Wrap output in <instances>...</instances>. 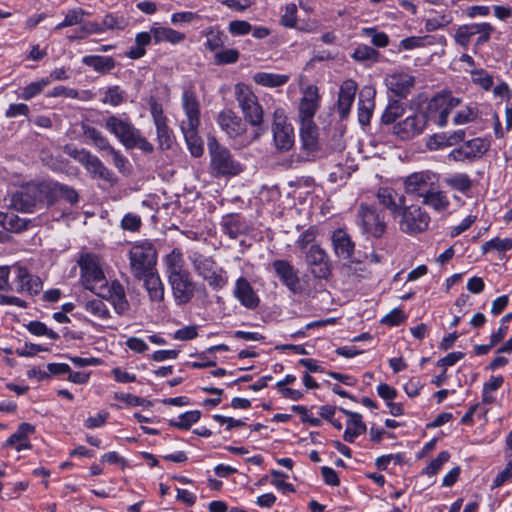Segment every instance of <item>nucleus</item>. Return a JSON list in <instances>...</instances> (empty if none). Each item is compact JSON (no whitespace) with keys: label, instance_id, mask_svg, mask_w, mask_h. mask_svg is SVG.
Returning <instances> with one entry per match:
<instances>
[{"label":"nucleus","instance_id":"obj_17","mask_svg":"<svg viewBox=\"0 0 512 512\" xmlns=\"http://www.w3.org/2000/svg\"><path fill=\"white\" fill-rule=\"evenodd\" d=\"M426 124V116L417 113L395 124L393 133L402 140L412 139L423 133Z\"/></svg>","mask_w":512,"mask_h":512},{"label":"nucleus","instance_id":"obj_59","mask_svg":"<svg viewBox=\"0 0 512 512\" xmlns=\"http://www.w3.org/2000/svg\"><path fill=\"white\" fill-rule=\"evenodd\" d=\"M512 248V239L511 238H494L482 245V250L484 253L490 251H508Z\"/></svg>","mask_w":512,"mask_h":512},{"label":"nucleus","instance_id":"obj_14","mask_svg":"<svg viewBox=\"0 0 512 512\" xmlns=\"http://www.w3.org/2000/svg\"><path fill=\"white\" fill-rule=\"evenodd\" d=\"M182 107L187 119L182 122L181 129L183 134L192 137L194 130H197L200 124V107L196 94L190 89H186L182 93Z\"/></svg>","mask_w":512,"mask_h":512},{"label":"nucleus","instance_id":"obj_36","mask_svg":"<svg viewBox=\"0 0 512 512\" xmlns=\"http://www.w3.org/2000/svg\"><path fill=\"white\" fill-rule=\"evenodd\" d=\"M453 22V13L451 10L443 9L441 11H433L425 20V30L433 32L447 27Z\"/></svg>","mask_w":512,"mask_h":512},{"label":"nucleus","instance_id":"obj_55","mask_svg":"<svg viewBox=\"0 0 512 512\" xmlns=\"http://www.w3.org/2000/svg\"><path fill=\"white\" fill-rule=\"evenodd\" d=\"M379 53L372 47L368 45H359L354 49L352 53V58L356 61H373L376 62L378 59Z\"/></svg>","mask_w":512,"mask_h":512},{"label":"nucleus","instance_id":"obj_44","mask_svg":"<svg viewBox=\"0 0 512 512\" xmlns=\"http://www.w3.org/2000/svg\"><path fill=\"white\" fill-rule=\"evenodd\" d=\"M503 376H492L483 384L482 402L484 404H493L496 401V392L503 385Z\"/></svg>","mask_w":512,"mask_h":512},{"label":"nucleus","instance_id":"obj_52","mask_svg":"<svg viewBox=\"0 0 512 512\" xmlns=\"http://www.w3.org/2000/svg\"><path fill=\"white\" fill-rule=\"evenodd\" d=\"M27 330L35 336H46L51 340L59 339V334L48 328L47 325L40 321H30L26 325Z\"/></svg>","mask_w":512,"mask_h":512},{"label":"nucleus","instance_id":"obj_39","mask_svg":"<svg viewBox=\"0 0 512 512\" xmlns=\"http://www.w3.org/2000/svg\"><path fill=\"white\" fill-rule=\"evenodd\" d=\"M444 183L450 189L466 195L473 186V180L466 173H453L444 179Z\"/></svg>","mask_w":512,"mask_h":512},{"label":"nucleus","instance_id":"obj_13","mask_svg":"<svg viewBox=\"0 0 512 512\" xmlns=\"http://www.w3.org/2000/svg\"><path fill=\"white\" fill-rule=\"evenodd\" d=\"M438 175L432 171L425 170L414 172L403 181L404 190L407 194L423 198L430 190L436 187Z\"/></svg>","mask_w":512,"mask_h":512},{"label":"nucleus","instance_id":"obj_4","mask_svg":"<svg viewBox=\"0 0 512 512\" xmlns=\"http://www.w3.org/2000/svg\"><path fill=\"white\" fill-rule=\"evenodd\" d=\"M211 173L216 176H235L242 172V165L233 158L230 151L215 139L208 142Z\"/></svg>","mask_w":512,"mask_h":512},{"label":"nucleus","instance_id":"obj_37","mask_svg":"<svg viewBox=\"0 0 512 512\" xmlns=\"http://www.w3.org/2000/svg\"><path fill=\"white\" fill-rule=\"evenodd\" d=\"M82 63L100 74H107L116 66L115 60L112 57L100 55L84 56Z\"/></svg>","mask_w":512,"mask_h":512},{"label":"nucleus","instance_id":"obj_51","mask_svg":"<svg viewBox=\"0 0 512 512\" xmlns=\"http://www.w3.org/2000/svg\"><path fill=\"white\" fill-rule=\"evenodd\" d=\"M404 111L403 103L397 100L391 101L383 112L381 120L384 124H391L400 118Z\"/></svg>","mask_w":512,"mask_h":512},{"label":"nucleus","instance_id":"obj_8","mask_svg":"<svg viewBox=\"0 0 512 512\" xmlns=\"http://www.w3.org/2000/svg\"><path fill=\"white\" fill-rule=\"evenodd\" d=\"M80 280L83 286L96 293L106 286V278L102 270L100 258L94 254H84L80 257Z\"/></svg>","mask_w":512,"mask_h":512},{"label":"nucleus","instance_id":"obj_62","mask_svg":"<svg viewBox=\"0 0 512 512\" xmlns=\"http://www.w3.org/2000/svg\"><path fill=\"white\" fill-rule=\"evenodd\" d=\"M281 24L287 28L297 27V6L294 3L287 4L281 16Z\"/></svg>","mask_w":512,"mask_h":512},{"label":"nucleus","instance_id":"obj_43","mask_svg":"<svg viewBox=\"0 0 512 512\" xmlns=\"http://www.w3.org/2000/svg\"><path fill=\"white\" fill-rule=\"evenodd\" d=\"M3 227L11 232L20 233L29 228L32 221L27 218H21L15 214H0Z\"/></svg>","mask_w":512,"mask_h":512},{"label":"nucleus","instance_id":"obj_23","mask_svg":"<svg viewBox=\"0 0 512 512\" xmlns=\"http://www.w3.org/2000/svg\"><path fill=\"white\" fill-rule=\"evenodd\" d=\"M96 294L108 299L118 314H123L129 309L124 287L117 281H113L110 285L99 289Z\"/></svg>","mask_w":512,"mask_h":512},{"label":"nucleus","instance_id":"obj_41","mask_svg":"<svg viewBox=\"0 0 512 512\" xmlns=\"http://www.w3.org/2000/svg\"><path fill=\"white\" fill-rule=\"evenodd\" d=\"M49 186L51 188V204L55 202L58 196H62L71 204L78 202L79 196L74 188L54 181H49Z\"/></svg>","mask_w":512,"mask_h":512},{"label":"nucleus","instance_id":"obj_50","mask_svg":"<svg viewBox=\"0 0 512 512\" xmlns=\"http://www.w3.org/2000/svg\"><path fill=\"white\" fill-rule=\"evenodd\" d=\"M50 84L51 80L49 78L31 82L23 88L20 97L24 100H30L39 95Z\"/></svg>","mask_w":512,"mask_h":512},{"label":"nucleus","instance_id":"obj_60","mask_svg":"<svg viewBox=\"0 0 512 512\" xmlns=\"http://www.w3.org/2000/svg\"><path fill=\"white\" fill-rule=\"evenodd\" d=\"M471 80L486 91L490 90L493 86L492 76L483 69L471 71Z\"/></svg>","mask_w":512,"mask_h":512},{"label":"nucleus","instance_id":"obj_49","mask_svg":"<svg viewBox=\"0 0 512 512\" xmlns=\"http://www.w3.org/2000/svg\"><path fill=\"white\" fill-rule=\"evenodd\" d=\"M201 417V412L198 410H191L182 413L177 418L170 420V425L179 429H189L194 423L198 422Z\"/></svg>","mask_w":512,"mask_h":512},{"label":"nucleus","instance_id":"obj_35","mask_svg":"<svg viewBox=\"0 0 512 512\" xmlns=\"http://www.w3.org/2000/svg\"><path fill=\"white\" fill-rule=\"evenodd\" d=\"M140 279L144 280V286L151 301L161 302L164 299V285L155 270L141 276Z\"/></svg>","mask_w":512,"mask_h":512},{"label":"nucleus","instance_id":"obj_7","mask_svg":"<svg viewBox=\"0 0 512 512\" xmlns=\"http://www.w3.org/2000/svg\"><path fill=\"white\" fill-rule=\"evenodd\" d=\"M461 99L452 96L450 93H443L434 96L429 100L425 111L426 121H433L439 127H445L448 124L450 113L460 107Z\"/></svg>","mask_w":512,"mask_h":512},{"label":"nucleus","instance_id":"obj_2","mask_svg":"<svg viewBox=\"0 0 512 512\" xmlns=\"http://www.w3.org/2000/svg\"><path fill=\"white\" fill-rule=\"evenodd\" d=\"M11 205L22 212H32L41 205H51L49 181L29 184L12 195Z\"/></svg>","mask_w":512,"mask_h":512},{"label":"nucleus","instance_id":"obj_34","mask_svg":"<svg viewBox=\"0 0 512 512\" xmlns=\"http://www.w3.org/2000/svg\"><path fill=\"white\" fill-rule=\"evenodd\" d=\"M332 244L338 257L349 259L352 256L354 244L344 230L339 229L334 231L332 235Z\"/></svg>","mask_w":512,"mask_h":512},{"label":"nucleus","instance_id":"obj_19","mask_svg":"<svg viewBox=\"0 0 512 512\" xmlns=\"http://www.w3.org/2000/svg\"><path fill=\"white\" fill-rule=\"evenodd\" d=\"M273 270L279 280L293 293L301 291L300 279L297 270L287 260L279 259L272 263Z\"/></svg>","mask_w":512,"mask_h":512},{"label":"nucleus","instance_id":"obj_47","mask_svg":"<svg viewBox=\"0 0 512 512\" xmlns=\"http://www.w3.org/2000/svg\"><path fill=\"white\" fill-rule=\"evenodd\" d=\"M206 41L204 46L206 49L212 52H217V50L224 46V34L215 28H208L202 32Z\"/></svg>","mask_w":512,"mask_h":512},{"label":"nucleus","instance_id":"obj_54","mask_svg":"<svg viewBox=\"0 0 512 512\" xmlns=\"http://www.w3.org/2000/svg\"><path fill=\"white\" fill-rule=\"evenodd\" d=\"M201 20V16L197 12L179 11L171 15L170 21L175 26H184Z\"/></svg>","mask_w":512,"mask_h":512},{"label":"nucleus","instance_id":"obj_20","mask_svg":"<svg viewBox=\"0 0 512 512\" xmlns=\"http://www.w3.org/2000/svg\"><path fill=\"white\" fill-rule=\"evenodd\" d=\"M320 94L317 86L309 85L304 91L299 103V120L314 121V116L320 105Z\"/></svg>","mask_w":512,"mask_h":512},{"label":"nucleus","instance_id":"obj_27","mask_svg":"<svg viewBox=\"0 0 512 512\" xmlns=\"http://www.w3.org/2000/svg\"><path fill=\"white\" fill-rule=\"evenodd\" d=\"M376 197L379 203L388 209L394 217L398 216L406 202L405 196L397 193L391 187L379 188Z\"/></svg>","mask_w":512,"mask_h":512},{"label":"nucleus","instance_id":"obj_58","mask_svg":"<svg viewBox=\"0 0 512 512\" xmlns=\"http://www.w3.org/2000/svg\"><path fill=\"white\" fill-rule=\"evenodd\" d=\"M84 14L85 12L81 8L69 10L64 20L55 27V30L81 24Z\"/></svg>","mask_w":512,"mask_h":512},{"label":"nucleus","instance_id":"obj_6","mask_svg":"<svg viewBox=\"0 0 512 512\" xmlns=\"http://www.w3.org/2000/svg\"><path fill=\"white\" fill-rule=\"evenodd\" d=\"M130 269L136 278L155 270L157 252L149 241L137 242L129 251Z\"/></svg>","mask_w":512,"mask_h":512},{"label":"nucleus","instance_id":"obj_42","mask_svg":"<svg viewBox=\"0 0 512 512\" xmlns=\"http://www.w3.org/2000/svg\"><path fill=\"white\" fill-rule=\"evenodd\" d=\"M479 109L476 104H469L460 107L453 116L454 125H465L475 122L479 118Z\"/></svg>","mask_w":512,"mask_h":512},{"label":"nucleus","instance_id":"obj_57","mask_svg":"<svg viewBox=\"0 0 512 512\" xmlns=\"http://www.w3.org/2000/svg\"><path fill=\"white\" fill-rule=\"evenodd\" d=\"M361 33L366 37H371V42L376 47L384 48L389 44L388 35L384 32H378L375 28H362Z\"/></svg>","mask_w":512,"mask_h":512},{"label":"nucleus","instance_id":"obj_24","mask_svg":"<svg viewBox=\"0 0 512 512\" xmlns=\"http://www.w3.org/2000/svg\"><path fill=\"white\" fill-rule=\"evenodd\" d=\"M217 122L220 128L232 139H240L246 131L245 123L232 110L220 112Z\"/></svg>","mask_w":512,"mask_h":512},{"label":"nucleus","instance_id":"obj_64","mask_svg":"<svg viewBox=\"0 0 512 512\" xmlns=\"http://www.w3.org/2000/svg\"><path fill=\"white\" fill-rule=\"evenodd\" d=\"M317 235V229L313 226L306 229L303 233L300 234L298 239L296 240V245L304 251L307 246L314 242Z\"/></svg>","mask_w":512,"mask_h":512},{"label":"nucleus","instance_id":"obj_32","mask_svg":"<svg viewBox=\"0 0 512 512\" xmlns=\"http://www.w3.org/2000/svg\"><path fill=\"white\" fill-rule=\"evenodd\" d=\"M151 32L155 44L168 42L172 45H176L185 40L184 33L174 30L170 27L161 26L158 23H154L151 26Z\"/></svg>","mask_w":512,"mask_h":512},{"label":"nucleus","instance_id":"obj_26","mask_svg":"<svg viewBox=\"0 0 512 512\" xmlns=\"http://www.w3.org/2000/svg\"><path fill=\"white\" fill-rule=\"evenodd\" d=\"M358 89L357 83L352 79H346L340 86L337 108L340 117L343 119L349 114L354 103Z\"/></svg>","mask_w":512,"mask_h":512},{"label":"nucleus","instance_id":"obj_25","mask_svg":"<svg viewBox=\"0 0 512 512\" xmlns=\"http://www.w3.org/2000/svg\"><path fill=\"white\" fill-rule=\"evenodd\" d=\"M233 295L240 304L247 309L257 308L260 302V299L252 285L244 277H240L236 280Z\"/></svg>","mask_w":512,"mask_h":512},{"label":"nucleus","instance_id":"obj_33","mask_svg":"<svg viewBox=\"0 0 512 512\" xmlns=\"http://www.w3.org/2000/svg\"><path fill=\"white\" fill-rule=\"evenodd\" d=\"M422 204L437 213H443L450 207V200L445 191L437 190L434 187L422 198Z\"/></svg>","mask_w":512,"mask_h":512},{"label":"nucleus","instance_id":"obj_3","mask_svg":"<svg viewBox=\"0 0 512 512\" xmlns=\"http://www.w3.org/2000/svg\"><path fill=\"white\" fill-rule=\"evenodd\" d=\"M188 258L196 274L214 290H220L228 283L226 271L211 257L193 251L189 253Z\"/></svg>","mask_w":512,"mask_h":512},{"label":"nucleus","instance_id":"obj_10","mask_svg":"<svg viewBox=\"0 0 512 512\" xmlns=\"http://www.w3.org/2000/svg\"><path fill=\"white\" fill-rule=\"evenodd\" d=\"M398 216L400 230L410 235L425 231L430 223L429 214L417 205H404Z\"/></svg>","mask_w":512,"mask_h":512},{"label":"nucleus","instance_id":"obj_11","mask_svg":"<svg viewBox=\"0 0 512 512\" xmlns=\"http://www.w3.org/2000/svg\"><path fill=\"white\" fill-rule=\"evenodd\" d=\"M236 99L246 117L253 125L258 126L263 120V110L251 88L243 83L235 85Z\"/></svg>","mask_w":512,"mask_h":512},{"label":"nucleus","instance_id":"obj_48","mask_svg":"<svg viewBox=\"0 0 512 512\" xmlns=\"http://www.w3.org/2000/svg\"><path fill=\"white\" fill-rule=\"evenodd\" d=\"M159 147L162 150L170 149L174 142L173 131L168 127L167 121L154 124Z\"/></svg>","mask_w":512,"mask_h":512},{"label":"nucleus","instance_id":"obj_18","mask_svg":"<svg viewBox=\"0 0 512 512\" xmlns=\"http://www.w3.org/2000/svg\"><path fill=\"white\" fill-rule=\"evenodd\" d=\"M15 273L14 284L18 293H28L36 295L42 290V281L38 276L31 274L26 267L14 265Z\"/></svg>","mask_w":512,"mask_h":512},{"label":"nucleus","instance_id":"obj_40","mask_svg":"<svg viewBox=\"0 0 512 512\" xmlns=\"http://www.w3.org/2000/svg\"><path fill=\"white\" fill-rule=\"evenodd\" d=\"M300 123V137L303 146L308 150H314L318 139V131L314 121H301Z\"/></svg>","mask_w":512,"mask_h":512},{"label":"nucleus","instance_id":"obj_38","mask_svg":"<svg viewBox=\"0 0 512 512\" xmlns=\"http://www.w3.org/2000/svg\"><path fill=\"white\" fill-rule=\"evenodd\" d=\"M290 79L287 74L257 72L253 75V81L261 86L275 88L285 85Z\"/></svg>","mask_w":512,"mask_h":512},{"label":"nucleus","instance_id":"obj_63","mask_svg":"<svg viewBox=\"0 0 512 512\" xmlns=\"http://www.w3.org/2000/svg\"><path fill=\"white\" fill-rule=\"evenodd\" d=\"M142 225L141 217L135 213H127L123 216L120 226L125 231L136 232Z\"/></svg>","mask_w":512,"mask_h":512},{"label":"nucleus","instance_id":"obj_31","mask_svg":"<svg viewBox=\"0 0 512 512\" xmlns=\"http://www.w3.org/2000/svg\"><path fill=\"white\" fill-rule=\"evenodd\" d=\"M340 410L348 416L347 427L343 438L345 441L352 443L358 436L366 432V425L362 421V416L360 414L343 408Z\"/></svg>","mask_w":512,"mask_h":512},{"label":"nucleus","instance_id":"obj_53","mask_svg":"<svg viewBox=\"0 0 512 512\" xmlns=\"http://www.w3.org/2000/svg\"><path fill=\"white\" fill-rule=\"evenodd\" d=\"M85 310L100 319H107L110 317L109 309L101 299L87 301L85 303Z\"/></svg>","mask_w":512,"mask_h":512},{"label":"nucleus","instance_id":"obj_21","mask_svg":"<svg viewBox=\"0 0 512 512\" xmlns=\"http://www.w3.org/2000/svg\"><path fill=\"white\" fill-rule=\"evenodd\" d=\"M385 84L393 94L405 98L415 84L414 76L405 71H396L386 76Z\"/></svg>","mask_w":512,"mask_h":512},{"label":"nucleus","instance_id":"obj_30","mask_svg":"<svg viewBox=\"0 0 512 512\" xmlns=\"http://www.w3.org/2000/svg\"><path fill=\"white\" fill-rule=\"evenodd\" d=\"M375 91L371 87H364L358 100V120L361 125H367L370 122L374 108Z\"/></svg>","mask_w":512,"mask_h":512},{"label":"nucleus","instance_id":"obj_28","mask_svg":"<svg viewBox=\"0 0 512 512\" xmlns=\"http://www.w3.org/2000/svg\"><path fill=\"white\" fill-rule=\"evenodd\" d=\"M168 279L190 273L185 268V260L180 249L175 248L163 259Z\"/></svg>","mask_w":512,"mask_h":512},{"label":"nucleus","instance_id":"obj_16","mask_svg":"<svg viewBox=\"0 0 512 512\" xmlns=\"http://www.w3.org/2000/svg\"><path fill=\"white\" fill-rule=\"evenodd\" d=\"M488 149L489 143L485 139L474 138L453 149L448 157L456 162L473 161L481 158Z\"/></svg>","mask_w":512,"mask_h":512},{"label":"nucleus","instance_id":"obj_56","mask_svg":"<svg viewBox=\"0 0 512 512\" xmlns=\"http://www.w3.org/2000/svg\"><path fill=\"white\" fill-rule=\"evenodd\" d=\"M449 458L450 454L447 451L440 452L438 456L423 469L422 473L428 476L436 475L442 469L443 465L449 461Z\"/></svg>","mask_w":512,"mask_h":512},{"label":"nucleus","instance_id":"obj_5","mask_svg":"<svg viewBox=\"0 0 512 512\" xmlns=\"http://www.w3.org/2000/svg\"><path fill=\"white\" fill-rule=\"evenodd\" d=\"M64 153L80 163L92 178L101 179L109 183L114 182L113 172L110 171L102 161L90 151L68 144L64 146Z\"/></svg>","mask_w":512,"mask_h":512},{"label":"nucleus","instance_id":"obj_45","mask_svg":"<svg viewBox=\"0 0 512 512\" xmlns=\"http://www.w3.org/2000/svg\"><path fill=\"white\" fill-rule=\"evenodd\" d=\"M478 23H470L460 25L454 34V41L456 44L464 49L469 47L471 38L477 35Z\"/></svg>","mask_w":512,"mask_h":512},{"label":"nucleus","instance_id":"obj_46","mask_svg":"<svg viewBox=\"0 0 512 512\" xmlns=\"http://www.w3.org/2000/svg\"><path fill=\"white\" fill-rule=\"evenodd\" d=\"M126 92L121 89L118 85L107 88L101 99L103 104H108L113 107H117L126 101Z\"/></svg>","mask_w":512,"mask_h":512},{"label":"nucleus","instance_id":"obj_29","mask_svg":"<svg viewBox=\"0 0 512 512\" xmlns=\"http://www.w3.org/2000/svg\"><path fill=\"white\" fill-rule=\"evenodd\" d=\"M34 432V426L29 423H22L19 425L17 431L6 440L5 445L7 447H13L16 451L31 449L29 436Z\"/></svg>","mask_w":512,"mask_h":512},{"label":"nucleus","instance_id":"obj_1","mask_svg":"<svg viewBox=\"0 0 512 512\" xmlns=\"http://www.w3.org/2000/svg\"><path fill=\"white\" fill-rule=\"evenodd\" d=\"M103 127L112 134L126 149L138 148L145 153L153 151V145L142 136L129 117L111 114L104 118Z\"/></svg>","mask_w":512,"mask_h":512},{"label":"nucleus","instance_id":"obj_15","mask_svg":"<svg viewBox=\"0 0 512 512\" xmlns=\"http://www.w3.org/2000/svg\"><path fill=\"white\" fill-rule=\"evenodd\" d=\"M305 261L314 277L325 279L331 273V263L324 249L312 244L306 251Z\"/></svg>","mask_w":512,"mask_h":512},{"label":"nucleus","instance_id":"obj_61","mask_svg":"<svg viewBox=\"0 0 512 512\" xmlns=\"http://www.w3.org/2000/svg\"><path fill=\"white\" fill-rule=\"evenodd\" d=\"M239 59V52L236 49L230 48L217 51L214 56V63L216 65L232 64Z\"/></svg>","mask_w":512,"mask_h":512},{"label":"nucleus","instance_id":"obj_12","mask_svg":"<svg viewBox=\"0 0 512 512\" xmlns=\"http://www.w3.org/2000/svg\"><path fill=\"white\" fill-rule=\"evenodd\" d=\"M357 224L368 236L381 237L386 230V223L374 206L360 204Z\"/></svg>","mask_w":512,"mask_h":512},{"label":"nucleus","instance_id":"obj_9","mask_svg":"<svg viewBox=\"0 0 512 512\" xmlns=\"http://www.w3.org/2000/svg\"><path fill=\"white\" fill-rule=\"evenodd\" d=\"M272 133L274 145L279 152L289 151L293 147L294 130L281 107L276 108L273 112Z\"/></svg>","mask_w":512,"mask_h":512},{"label":"nucleus","instance_id":"obj_22","mask_svg":"<svg viewBox=\"0 0 512 512\" xmlns=\"http://www.w3.org/2000/svg\"><path fill=\"white\" fill-rule=\"evenodd\" d=\"M174 299L178 305L188 303L194 296L195 286L190 273L168 279Z\"/></svg>","mask_w":512,"mask_h":512}]
</instances>
